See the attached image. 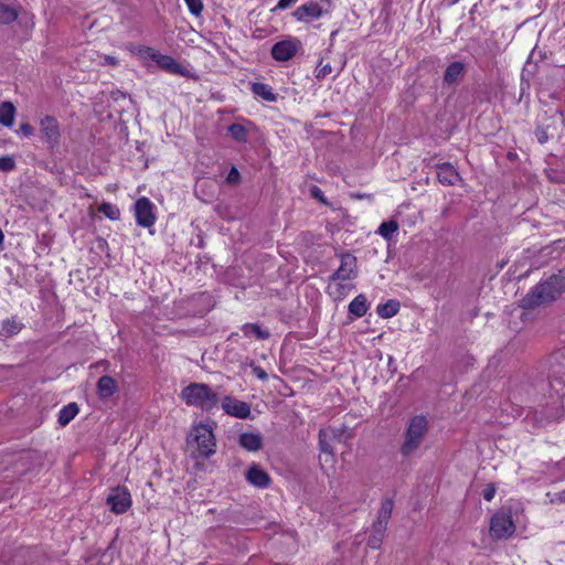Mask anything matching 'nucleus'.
Listing matches in <instances>:
<instances>
[{
    "label": "nucleus",
    "instance_id": "obj_35",
    "mask_svg": "<svg viewBox=\"0 0 565 565\" xmlns=\"http://www.w3.org/2000/svg\"><path fill=\"white\" fill-rule=\"evenodd\" d=\"M15 168L14 159L10 156L0 157V170L4 172L12 171Z\"/></svg>",
    "mask_w": 565,
    "mask_h": 565
},
{
    "label": "nucleus",
    "instance_id": "obj_39",
    "mask_svg": "<svg viewBox=\"0 0 565 565\" xmlns=\"http://www.w3.org/2000/svg\"><path fill=\"white\" fill-rule=\"evenodd\" d=\"M310 194L312 198L319 200L320 202L327 203L323 192L321 191V189L319 186L312 185L310 189Z\"/></svg>",
    "mask_w": 565,
    "mask_h": 565
},
{
    "label": "nucleus",
    "instance_id": "obj_25",
    "mask_svg": "<svg viewBox=\"0 0 565 565\" xmlns=\"http://www.w3.org/2000/svg\"><path fill=\"white\" fill-rule=\"evenodd\" d=\"M399 301L390 299L385 303H380L376 308L377 315L382 318H392L397 315L399 310Z\"/></svg>",
    "mask_w": 565,
    "mask_h": 565
},
{
    "label": "nucleus",
    "instance_id": "obj_29",
    "mask_svg": "<svg viewBox=\"0 0 565 565\" xmlns=\"http://www.w3.org/2000/svg\"><path fill=\"white\" fill-rule=\"evenodd\" d=\"M398 230V223L395 220H390L387 222H383L379 228L377 233L385 239H391L393 234Z\"/></svg>",
    "mask_w": 565,
    "mask_h": 565
},
{
    "label": "nucleus",
    "instance_id": "obj_22",
    "mask_svg": "<svg viewBox=\"0 0 565 565\" xmlns=\"http://www.w3.org/2000/svg\"><path fill=\"white\" fill-rule=\"evenodd\" d=\"M394 502L392 499H385L382 501L381 508L377 513V519L373 523L375 525L387 526L388 520L391 519Z\"/></svg>",
    "mask_w": 565,
    "mask_h": 565
},
{
    "label": "nucleus",
    "instance_id": "obj_7",
    "mask_svg": "<svg viewBox=\"0 0 565 565\" xmlns=\"http://www.w3.org/2000/svg\"><path fill=\"white\" fill-rule=\"evenodd\" d=\"M358 276L356 257L350 253L341 255L340 267L330 276V280H351Z\"/></svg>",
    "mask_w": 565,
    "mask_h": 565
},
{
    "label": "nucleus",
    "instance_id": "obj_9",
    "mask_svg": "<svg viewBox=\"0 0 565 565\" xmlns=\"http://www.w3.org/2000/svg\"><path fill=\"white\" fill-rule=\"evenodd\" d=\"M299 45L300 42L298 40L279 41L273 45L271 56L278 62H287L296 55Z\"/></svg>",
    "mask_w": 565,
    "mask_h": 565
},
{
    "label": "nucleus",
    "instance_id": "obj_28",
    "mask_svg": "<svg viewBox=\"0 0 565 565\" xmlns=\"http://www.w3.org/2000/svg\"><path fill=\"white\" fill-rule=\"evenodd\" d=\"M242 332L244 335H254L258 340H266L270 337V333L268 330H264L260 328L257 323H245L242 326Z\"/></svg>",
    "mask_w": 565,
    "mask_h": 565
},
{
    "label": "nucleus",
    "instance_id": "obj_8",
    "mask_svg": "<svg viewBox=\"0 0 565 565\" xmlns=\"http://www.w3.org/2000/svg\"><path fill=\"white\" fill-rule=\"evenodd\" d=\"M135 215L137 224L142 227H150L154 224L153 204L148 198H140L135 203Z\"/></svg>",
    "mask_w": 565,
    "mask_h": 565
},
{
    "label": "nucleus",
    "instance_id": "obj_36",
    "mask_svg": "<svg viewBox=\"0 0 565 565\" xmlns=\"http://www.w3.org/2000/svg\"><path fill=\"white\" fill-rule=\"evenodd\" d=\"M331 72H332V68H331L330 64H324L323 65L322 62H320L319 65H318V68H317L316 77L317 78H324Z\"/></svg>",
    "mask_w": 565,
    "mask_h": 565
},
{
    "label": "nucleus",
    "instance_id": "obj_6",
    "mask_svg": "<svg viewBox=\"0 0 565 565\" xmlns=\"http://www.w3.org/2000/svg\"><path fill=\"white\" fill-rule=\"evenodd\" d=\"M515 531L511 516L505 514H494L490 522V534L497 540L508 539Z\"/></svg>",
    "mask_w": 565,
    "mask_h": 565
},
{
    "label": "nucleus",
    "instance_id": "obj_23",
    "mask_svg": "<svg viewBox=\"0 0 565 565\" xmlns=\"http://www.w3.org/2000/svg\"><path fill=\"white\" fill-rule=\"evenodd\" d=\"M79 407L75 402L65 405L58 413L57 422L61 426H66L78 414Z\"/></svg>",
    "mask_w": 565,
    "mask_h": 565
},
{
    "label": "nucleus",
    "instance_id": "obj_44",
    "mask_svg": "<svg viewBox=\"0 0 565 565\" xmlns=\"http://www.w3.org/2000/svg\"><path fill=\"white\" fill-rule=\"evenodd\" d=\"M557 500L562 503H565V490L557 494Z\"/></svg>",
    "mask_w": 565,
    "mask_h": 565
},
{
    "label": "nucleus",
    "instance_id": "obj_11",
    "mask_svg": "<svg viewBox=\"0 0 565 565\" xmlns=\"http://www.w3.org/2000/svg\"><path fill=\"white\" fill-rule=\"evenodd\" d=\"M222 408L227 415L245 419L250 416V405L232 396L222 399Z\"/></svg>",
    "mask_w": 565,
    "mask_h": 565
},
{
    "label": "nucleus",
    "instance_id": "obj_20",
    "mask_svg": "<svg viewBox=\"0 0 565 565\" xmlns=\"http://www.w3.org/2000/svg\"><path fill=\"white\" fill-rule=\"evenodd\" d=\"M369 309L367 299L363 294L358 295L348 307L349 313L352 318L363 317Z\"/></svg>",
    "mask_w": 565,
    "mask_h": 565
},
{
    "label": "nucleus",
    "instance_id": "obj_32",
    "mask_svg": "<svg viewBox=\"0 0 565 565\" xmlns=\"http://www.w3.org/2000/svg\"><path fill=\"white\" fill-rule=\"evenodd\" d=\"M22 327H23V324L18 322L14 319H7L2 323V331L7 335H13V334H17L18 332H20Z\"/></svg>",
    "mask_w": 565,
    "mask_h": 565
},
{
    "label": "nucleus",
    "instance_id": "obj_30",
    "mask_svg": "<svg viewBox=\"0 0 565 565\" xmlns=\"http://www.w3.org/2000/svg\"><path fill=\"white\" fill-rule=\"evenodd\" d=\"M228 132H230L231 137L238 142H245L247 140L248 131L241 124L234 122V124L230 125Z\"/></svg>",
    "mask_w": 565,
    "mask_h": 565
},
{
    "label": "nucleus",
    "instance_id": "obj_13",
    "mask_svg": "<svg viewBox=\"0 0 565 565\" xmlns=\"http://www.w3.org/2000/svg\"><path fill=\"white\" fill-rule=\"evenodd\" d=\"M245 478L248 483L252 486L259 488V489H266L270 484V477L264 469L260 468L259 465L253 463L247 471L245 472Z\"/></svg>",
    "mask_w": 565,
    "mask_h": 565
},
{
    "label": "nucleus",
    "instance_id": "obj_14",
    "mask_svg": "<svg viewBox=\"0 0 565 565\" xmlns=\"http://www.w3.org/2000/svg\"><path fill=\"white\" fill-rule=\"evenodd\" d=\"M40 125L42 136L46 142L51 146L57 145L61 136L57 120L52 116H45Z\"/></svg>",
    "mask_w": 565,
    "mask_h": 565
},
{
    "label": "nucleus",
    "instance_id": "obj_12",
    "mask_svg": "<svg viewBox=\"0 0 565 565\" xmlns=\"http://www.w3.org/2000/svg\"><path fill=\"white\" fill-rule=\"evenodd\" d=\"M324 11L322 7L315 1H309L298 7L292 15L300 22L309 23L313 20H318L323 15Z\"/></svg>",
    "mask_w": 565,
    "mask_h": 565
},
{
    "label": "nucleus",
    "instance_id": "obj_34",
    "mask_svg": "<svg viewBox=\"0 0 565 565\" xmlns=\"http://www.w3.org/2000/svg\"><path fill=\"white\" fill-rule=\"evenodd\" d=\"M188 8H189V11L195 15V17H200L202 11H203V3L201 0H184Z\"/></svg>",
    "mask_w": 565,
    "mask_h": 565
},
{
    "label": "nucleus",
    "instance_id": "obj_1",
    "mask_svg": "<svg viewBox=\"0 0 565 565\" xmlns=\"http://www.w3.org/2000/svg\"><path fill=\"white\" fill-rule=\"evenodd\" d=\"M565 290V277L561 274L552 275L539 282L522 299L521 307L533 309L557 299Z\"/></svg>",
    "mask_w": 565,
    "mask_h": 565
},
{
    "label": "nucleus",
    "instance_id": "obj_33",
    "mask_svg": "<svg viewBox=\"0 0 565 565\" xmlns=\"http://www.w3.org/2000/svg\"><path fill=\"white\" fill-rule=\"evenodd\" d=\"M333 443L334 441L329 438H323L322 433L319 430V446L322 452L333 455Z\"/></svg>",
    "mask_w": 565,
    "mask_h": 565
},
{
    "label": "nucleus",
    "instance_id": "obj_24",
    "mask_svg": "<svg viewBox=\"0 0 565 565\" xmlns=\"http://www.w3.org/2000/svg\"><path fill=\"white\" fill-rule=\"evenodd\" d=\"M252 92L262 97L266 102H276L277 94H275L271 87L265 83L256 82L252 84Z\"/></svg>",
    "mask_w": 565,
    "mask_h": 565
},
{
    "label": "nucleus",
    "instance_id": "obj_16",
    "mask_svg": "<svg viewBox=\"0 0 565 565\" xmlns=\"http://www.w3.org/2000/svg\"><path fill=\"white\" fill-rule=\"evenodd\" d=\"M466 73V64L459 61L451 62L445 73L444 83L448 86L458 84L459 79L463 77Z\"/></svg>",
    "mask_w": 565,
    "mask_h": 565
},
{
    "label": "nucleus",
    "instance_id": "obj_43",
    "mask_svg": "<svg viewBox=\"0 0 565 565\" xmlns=\"http://www.w3.org/2000/svg\"><path fill=\"white\" fill-rule=\"evenodd\" d=\"M253 372L256 374V376L263 381L267 380L268 375L267 373L260 367V366H255L253 369Z\"/></svg>",
    "mask_w": 565,
    "mask_h": 565
},
{
    "label": "nucleus",
    "instance_id": "obj_4",
    "mask_svg": "<svg viewBox=\"0 0 565 565\" xmlns=\"http://www.w3.org/2000/svg\"><path fill=\"white\" fill-rule=\"evenodd\" d=\"M192 436L198 444V450L204 458H209L215 452V441L212 429L204 424L193 428Z\"/></svg>",
    "mask_w": 565,
    "mask_h": 565
},
{
    "label": "nucleus",
    "instance_id": "obj_27",
    "mask_svg": "<svg viewBox=\"0 0 565 565\" xmlns=\"http://www.w3.org/2000/svg\"><path fill=\"white\" fill-rule=\"evenodd\" d=\"M15 108L12 103L3 102L0 104V122L6 127H11L14 120Z\"/></svg>",
    "mask_w": 565,
    "mask_h": 565
},
{
    "label": "nucleus",
    "instance_id": "obj_26",
    "mask_svg": "<svg viewBox=\"0 0 565 565\" xmlns=\"http://www.w3.org/2000/svg\"><path fill=\"white\" fill-rule=\"evenodd\" d=\"M386 527L380 525L372 524V533L367 540V546L377 550L381 547L384 536H385Z\"/></svg>",
    "mask_w": 565,
    "mask_h": 565
},
{
    "label": "nucleus",
    "instance_id": "obj_19",
    "mask_svg": "<svg viewBox=\"0 0 565 565\" xmlns=\"http://www.w3.org/2000/svg\"><path fill=\"white\" fill-rule=\"evenodd\" d=\"M96 388L100 398H108L117 391V385L111 376L103 375L99 377Z\"/></svg>",
    "mask_w": 565,
    "mask_h": 565
},
{
    "label": "nucleus",
    "instance_id": "obj_21",
    "mask_svg": "<svg viewBox=\"0 0 565 565\" xmlns=\"http://www.w3.org/2000/svg\"><path fill=\"white\" fill-rule=\"evenodd\" d=\"M21 7L0 1V24H10L19 17Z\"/></svg>",
    "mask_w": 565,
    "mask_h": 565
},
{
    "label": "nucleus",
    "instance_id": "obj_2",
    "mask_svg": "<svg viewBox=\"0 0 565 565\" xmlns=\"http://www.w3.org/2000/svg\"><path fill=\"white\" fill-rule=\"evenodd\" d=\"M180 396L186 405L199 407L205 412L212 411L220 402L218 394L204 383L189 384L181 391Z\"/></svg>",
    "mask_w": 565,
    "mask_h": 565
},
{
    "label": "nucleus",
    "instance_id": "obj_17",
    "mask_svg": "<svg viewBox=\"0 0 565 565\" xmlns=\"http://www.w3.org/2000/svg\"><path fill=\"white\" fill-rule=\"evenodd\" d=\"M238 445L247 451H258L263 448L264 443L258 433H243L238 437Z\"/></svg>",
    "mask_w": 565,
    "mask_h": 565
},
{
    "label": "nucleus",
    "instance_id": "obj_38",
    "mask_svg": "<svg viewBox=\"0 0 565 565\" xmlns=\"http://www.w3.org/2000/svg\"><path fill=\"white\" fill-rule=\"evenodd\" d=\"M495 486L494 483H489L482 491V497L486 501H491L495 494Z\"/></svg>",
    "mask_w": 565,
    "mask_h": 565
},
{
    "label": "nucleus",
    "instance_id": "obj_31",
    "mask_svg": "<svg viewBox=\"0 0 565 565\" xmlns=\"http://www.w3.org/2000/svg\"><path fill=\"white\" fill-rule=\"evenodd\" d=\"M98 211L111 221H116L120 217L119 209L116 205L108 202L102 203L99 205Z\"/></svg>",
    "mask_w": 565,
    "mask_h": 565
},
{
    "label": "nucleus",
    "instance_id": "obj_40",
    "mask_svg": "<svg viewBox=\"0 0 565 565\" xmlns=\"http://www.w3.org/2000/svg\"><path fill=\"white\" fill-rule=\"evenodd\" d=\"M20 131L24 136L29 137V136L33 135L34 128L29 122H23L20 125Z\"/></svg>",
    "mask_w": 565,
    "mask_h": 565
},
{
    "label": "nucleus",
    "instance_id": "obj_3",
    "mask_svg": "<svg viewBox=\"0 0 565 565\" xmlns=\"http://www.w3.org/2000/svg\"><path fill=\"white\" fill-rule=\"evenodd\" d=\"M428 430V420L424 415H417L411 418L408 426L404 433V441L401 446L403 457L414 454L422 443Z\"/></svg>",
    "mask_w": 565,
    "mask_h": 565
},
{
    "label": "nucleus",
    "instance_id": "obj_10",
    "mask_svg": "<svg viewBox=\"0 0 565 565\" xmlns=\"http://www.w3.org/2000/svg\"><path fill=\"white\" fill-rule=\"evenodd\" d=\"M148 55L150 58L157 63V65L171 73V74H178V75H184L185 71L181 64H179L172 56L164 55L159 52L153 51L152 49H147Z\"/></svg>",
    "mask_w": 565,
    "mask_h": 565
},
{
    "label": "nucleus",
    "instance_id": "obj_41",
    "mask_svg": "<svg viewBox=\"0 0 565 565\" xmlns=\"http://www.w3.org/2000/svg\"><path fill=\"white\" fill-rule=\"evenodd\" d=\"M297 1L298 0H279L275 9L285 10L295 4Z\"/></svg>",
    "mask_w": 565,
    "mask_h": 565
},
{
    "label": "nucleus",
    "instance_id": "obj_5",
    "mask_svg": "<svg viewBox=\"0 0 565 565\" xmlns=\"http://www.w3.org/2000/svg\"><path fill=\"white\" fill-rule=\"evenodd\" d=\"M110 511L116 514L125 513L131 507V495L127 488L116 487L107 497Z\"/></svg>",
    "mask_w": 565,
    "mask_h": 565
},
{
    "label": "nucleus",
    "instance_id": "obj_42",
    "mask_svg": "<svg viewBox=\"0 0 565 565\" xmlns=\"http://www.w3.org/2000/svg\"><path fill=\"white\" fill-rule=\"evenodd\" d=\"M103 58H104V63H103L104 65H111V66L118 65V60L115 56L104 55Z\"/></svg>",
    "mask_w": 565,
    "mask_h": 565
},
{
    "label": "nucleus",
    "instance_id": "obj_18",
    "mask_svg": "<svg viewBox=\"0 0 565 565\" xmlns=\"http://www.w3.org/2000/svg\"><path fill=\"white\" fill-rule=\"evenodd\" d=\"M322 433L323 438H329L330 440H333L334 443H345L348 438H350V433L347 426L342 425L340 427H327L320 429Z\"/></svg>",
    "mask_w": 565,
    "mask_h": 565
},
{
    "label": "nucleus",
    "instance_id": "obj_15",
    "mask_svg": "<svg viewBox=\"0 0 565 565\" xmlns=\"http://www.w3.org/2000/svg\"><path fill=\"white\" fill-rule=\"evenodd\" d=\"M436 169L437 179L443 185L452 186L461 180L459 172L448 162L438 163Z\"/></svg>",
    "mask_w": 565,
    "mask_h": 565
},
{
    "label": "nucleus",
    "instance_id": "obj_37",
    "mask_svg": "<svg viewBox=\"0 0 565 565\" xmlns=\"http://www.w3.org/2000/svg\"><path fill=\"white\" fill-rule=\"evenodd\" d=\"M226 181L230 184H237V183H239V181H241V173L238 172V170L235 167H232V169L230 170V172H228V174L226 177Z\"/></svg>",
    "mask_w": 565,
    "mask_h": 565
},
{
    "label": "nucleus",
    "instance_id": "obj_45",
    "mask_svg": "<svg viewBox=\"0 0 565 565\" xmlns=\"http://www.w3.org/2000/svg\"><path fill=\"white\" fill-rule=\"evenodd\" d=\"M111 95H113V98H114L115 100H117V99H118V97H120V96H121V97H125V94H124L122 92H120V90H117L116 93H113Z\"/></svg>",
    "mask_w": 565,
    "mask_h": 565
}]
</instances>
